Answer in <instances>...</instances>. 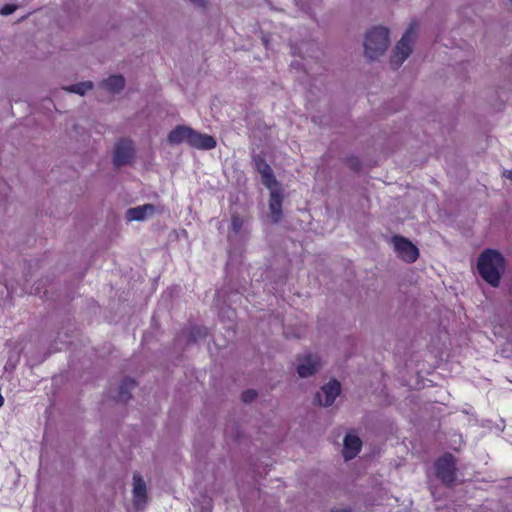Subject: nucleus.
<instances>
[{
	"mask_svg": "<svg viewBox=\"0 0 512 512\" xmlns=\"http://www.w3.org/2000/svg\"><path fill=\"white\" fill-rule=\"evenodd\" d=\"M190 1L195 6H198V7H205L206 6V0H190Z\"/></svg>",
	"mask_w": 512,
	"mask_h": 512,
	"instance_id": "nucleus-23",
	"label": "nucleus"
},
{
	"mask_svg": "<svg viewBox=\"0 0 512 512\" xmlns=\"http://www.w3.org/2000/svg\"><path fill=\"white\" fill-rule=\"evenodd\" d=\"M507 178L512 181V171H507Z\"/></svg>",
	"mask_w": 512,
	"mask_h": 512,
	"instance_id": "nucleus-24",
	"label": "nucleus"
},
{
	"mask_svg": "<svg viewBox=\"0 0 512 512\" xmlns=\"http://www.w3.org/2000/svg\"><path fill=\"white\" fill-rule=\"evenodd\" d=\"M269 208L271 211L272 219L278 222L282 216V194L278 186L270 189Z\"/></svg>",
	"mask_w": 512,
	"mask_h": 512,
	"instance_id": "nucleus-12",
	"label": "nucleus"
},
{
	"mask_svg": "<svg viewBox=\"0 0 512 512\" xmlns=\"http://www.w3.org/2000/svg\"><path fill=\"white\" fill-rule=\"evenodd\" d=\"M146 484L143 478L134 474L133 476V501L137 509L143 508L146 503Z\"/></svg>",
	"mask_w": 512,
	"mask_h": 512,
	"instance_id": "nucleus-11",
	"label": "nucleus"
},
{
	"mask_svg": "<svg viewBox=\"0 0 512 512\" xmlns=\"http://www.w3.org/2000/svg\"><path fill=\"white\" fill-rule=\"evenodd\" d=\"M92 88H93V83L90 81H87V82H81V83L74 84L65 89L72 93L84 95L86 92L90 91Z\"/></svg>",
	"mask_w": 512,
	"mask_h": 512,
	"instance_id": "nucleus-17",
	"label": "nucleus"
},
{
	"mask_svg": "<svg viewBox=\"0 0 512 512\" xmlns=\"http://www.w3.org/2000/svg\"><path fill=\"white\" fill-rule=\"evenodd\" d=\"M420 29V23L416 19H412L405 32H417Z\"/></svg>",
	"mask_w": 512,
	"mask_h": 512,
	"instance_id": "nucleus-21",
	"label": "nucleus"
},
{
	"mask_svg": "<svg viewBox=\"0 0 512 512\" xmlns=\"http://www.w3.org/2000/svg\"><path fill=\"white\" fill-rule=\"evenodd\" d=\"M362 442L359 437L347 434L344 439L343 456L346 460L353 459L360 451Z\"/></svg>",
	"mask_w": 512,
	"mask_h": 512,
	"instance_id": "nucleus-14",
	"label": "nucleus"
},
{
	"mask_svg": "<svg viewBox=\"0 0 512 512\" xmlns=\"http://www.w3.org/2000/svg\"><path fill=\"white\" fill-rule=\"evenodd\" d=\"M136 386V382L133 379H124L119 385V391L115 399L119 402H126L131 397V390Z\"/></svg>",
	"mask_w": 512,
	"mask_h": 512,
	"instance_id": "nucleus-16",
	"label": "nucleus"
},
{
	"mask_svg": "<svg viewBox=\"0 0 512 512\" xmlns=\"http://www.w3.org/2000/svg\"><path fill=\"white\" fill-rule=\"evenodd\" d=\"M413 34H403L395 47V51L391 58V64L394 68H398L409 57L413 47Z\"/></svg>",
	"mask_w": 512,
	"mask_h": 512,
	"instance_id": "nucleus-5",
	"label": "nucleus"
},
{
	"mask_svg": "<svg viewBox=\"0 0 512 512\" xmlns=\"http://www.w3.org/2000/svg\"><path fill=\"white\" fill-rule=\"evenodd\" d=\"M389 34H366L364 40L365 55L370 60L382 56L389 45Z\"/></svg>",
	"mask_w": 512,
	"mask_h": 512,
	"instance_id": "nucleus-3",
	"label": "nucleus"
},
{
	"mask_svg": "<svg viewBox=\"0 0 512 512\" xmlns=\"http://www.w3.org/2000/svg\"><path fill=\"white\" fill-rule=\"evenodd\" d=\"M256 396L257 393L254 390H248L242 394V399L244 402L248 403L253 401L256 398Z\"/></svg>",
	"mask_w": 512,
	"mask_h": 512,
	"instance_id": "nucleus-20",
	"label": "nucleus"
},
{
	"mask_svg": "<svg viewBox=\"0 0 512 512\" xmlns=\"http://www.w3.org/2000/svg\"><path fill=\"white\" fill-rule=\"evenodd\" d=\"M477 269L487 283L497 287L504 271V259L498 251L486 249L478 258Z\"/></svg>",
	"mask_w": 512,
	"mask_h": 512,
	"instance_id": "nucleus-2",
	"label": "nucleus"
},
{
	"mask_svg": "<svg viewBox=\"0 0 512 512\" xmlns=\"http://www.w3.org/2000/svg\"><path fill=\"white\" fill-rule=\"evenodd\" d=\"M4 404V398L2 397V395L0 394V407H2Z\"/></svg>",
	"mask_w": 512,
	"mask_h": 512,
	"instance_id": "nucleus-25",
	"label": "nucleus"
},
{
	"mask_svg": "<svg viewBox=\"0 0 512 512\" xmlns=\"http://www.w3.org/2000/svg\"><path fill=\"white\" fill-rule=\"evenodd\" d=\"M394 248L398 256L407 263H412L417 260L419 251L415 245L409 240L401 236H394L392 238Z\"/></svg>",
	"mask_w": 512,
	"mask_h": 512,
	"instance_id": "nucleus-6",
	"label": "nucleus"
},
{
	"mask_svg": "<svg viewBox=\"0 0 512 512\" xmlns=\"http://www.w3.org/2000/svg\"><path fill=\"white\" fill-rule=\"evenodd\" d=\"M299 361L297 372L302 378L313 375L320 367V361L316 355L306 354Z\"/></svg>",
	"mask_w": 512,
	"mask_h": 512,
	"instance_id": "nucleus-10",
	"label": "nucleus"
},
{
	"mask_svg": "<svg viewBox=\"0 0 512 512\" xmlns=\"http://www.w3.org/2000/svg\"><path fill=\"white\" fill-rule=\"evenodd\" d=\"M436 476L446 485L455 481L456 462L451 454H446L435 463Z\"/></svg>",
	"mask_w": 512,
	"mask_h": 512,
	"instance_id": "nucleus-4",
	"label": "nucleus"
},
{
	"mask_svg": "<svg viewBox=\"0 0 512 512\" xmlns=\"http://www.w3.org/2000/svg\"><path fill=\"white\" fill-rule=\"evenodd\" d=\"M167 140L172 145L186 143L199 150H211L216 147L214 137L200 133L189 126L178 125L168 134Z\"/></svg>",
	"mask_w": 512,
	"mask_h": 512,
	"instance_id": "nucleus-1",
	"label": "nucleus"
},
{
	"mask_svg": "<svg viewBox=\"0 0 512 512\" xmlns=\"http://www.w3.org/2000/svg\"><path fill=\"white\" fill-rule=\"evenodd\" d=\"M133 156V146L130 140H120L115 145L114 164L120 167L128 163Z\"/></svg>",
	"mask_w": 512,
	"mask_h": 512,
	"instance_id": "nucleus-8",
	"label": "nucleus"
},
{
	"mask_svg": "<svg viewBox=\"0 0 512 512\" xmlns=\"http://www.w3.org/2000/svg\"><path fill=\"white\" fill-rule=\"evenodd\" d=\"M231 226L235 233H239L243 227V219L238 215H233L231 219Z\"/></svg>",
	"mask_w": 512,
	"mask_h": 512,
	"instance_id": "nucleus-18",
	"label": "nucleus"
},
{
	"mask_svg": "<svg viewBox=\"0 0 512 512\" xmlns=\"http://www.w3.org/2000/svg\"><path fill=\"white\" fill-rule=\"evenodd\" d=\"M253 161L257 171L261 174L263 184L268 189H272L273 187L278 186V182L270 165L266 163V161L260 156H255Z\"/></svg>",
	"mask_w": 512,
	"mask_h": 512,
	"instance_id": "nucleus-9",
	"label": "nucleus"
},
{
	"mask_svg": "<svg viewBox=\"0 0 512 512\" xmlns=\"http://www.w3.org/2000/svg\"><path fill=\"white\" fill-rule=\"evenodd\" d=\"M370 32H385V33H388L390 32L389 28H386V27H383V26H379V27H374L373 30H371Z\"/></svg>",
	"mask_w": 512,
	"mask_h": 512,
	"instance_id": "nucleus-22",
	"label": "nucleus"
},
{
	"mask_svg": "<svg viewBox=\"0 0 512 512\" xmlns=\"http://www.w3.org/2000/svg\"><path fill=\"white\" fill-rule=\"evenodd\" d=\"M17 9V6L14 4H6L0 9L1 15H10Z\"/></svg>",
	"mask_w": 512,
	"mask_h": 512,
	"instance_id": "nucleus-19",
	"label": "nucleus"
},
{
	"mask_svg": "<svg viewBox=\"0 0 512 512\" xmlns=\"http://www.w3.org/2000/svg\"><path fill=\"white\" fill-rule=\"evenodd\" d=\"M101 86L110 93H119L125 86V79L121 75H111L101 82Z\"/></svg>",
	"mask_w": 512,
	"mask_h": 512,
	"instance_id": "nucleus-15",
	"label": "nucleus"
},
{
	"mask_svg": "<svg viewBox=\"0 0 512 512\" xmlns=\"http://www.w3.org/2000/svg\"><path fill=\"white\" fill-rule=\"evenodd\" d=\"M156 208L152 204H144L141 206L130 208L126 211V219L128 221H142L148 216L155 213Z\"/></svg>",
	"mask_w": 512,
	"mask_h": 512,
	"instance_id": "nucleus-13",
	"label": "nucleus"
},
{
	"mask_svg": "<svg viewBox=\"0 0 512 512\" xmlns=\"http://www.w3.org/2000/svg\"><path fill=\"white\" fill-rule=\"evenodd\" d=\"M341 386L336 380L329 381L325 384L319 392H317L315 400L319 405L330 406L334 403L337 396L340 394Z\"/></svg>",
	"mask_w": 512,
	"mask_h": 512,
	"instance_id": "nucleus-7",
	"label": "nucleus"
}]
</instances>
